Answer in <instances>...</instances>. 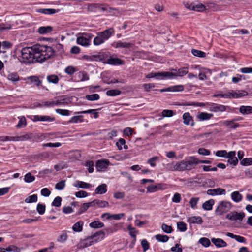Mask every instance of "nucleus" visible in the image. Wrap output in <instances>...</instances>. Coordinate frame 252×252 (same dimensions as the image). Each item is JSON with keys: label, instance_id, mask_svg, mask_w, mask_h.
Segmentation results:
<instances>
[{"label": "nucleus", "instance_id": "dca6fc26", "mask_svg": "<svg viewBox=\"0 0 252 252\" xmlns=\"http://www.w3.org/2000/svg\"><path fill=\"white\" fill-rule=\"evenodd\" d=\"M211 241L217 248H223L227 245L226 242L220 238H213Z\"/></svg>", "mask_w": 252, "mask_h": 252}, {"label": "nucleus", "instance_id": "f8f14e48", "mask_svg": "<svg viewBox=\"0 0 252 252\" xmlns=\"http://www.w3.org/2000/svg\"><path fill=\"white\" fill-rule=\"evenodd\" d=\"M183 119L184 120L183 122L185 125H190L192 126L194 125L193 118L189 112H186L183 115Z\"/></svg>", "mask_w": 252, "mask_h": 252}, {"label": "nucleus", "instance_id": "13d9d810", "mask_svg": "<svg viewBox=\"0 0 252 252\" xmlns=\"http://www.w3.org/2000/svg\"><path fill=\"white\" fill-rule=\"evenodd\" d=\"M47 80L50 83L56 84L59 81V78L56 75H50L47 76Z\"/></svg>", "mask_w": 252, "mask_h": 252}, {"label": "nucleus", "instance_id": "0eeeda50", "mask_svg": "<svg viewBox=\"0 0 252 252\" xmlns=\"http://www.w3.org/2000/svg\"><path fill=\"white\" fill-rule=\"evenodd\" d=\"M245 216V214L244 212L233 211L227 214L226 218L231 220L242 221Z\"/></svg>", "mask_w": 252, "mask_h": 252}, {"label": "nucleus", "instance_id": "aec40b11", "mask_svg": "<svg viewBox=\"0 0 252 252\" xmlns=\"http://www.w3.org/2000/svg\"><path fill=\"white\" fill-rule=\"evenodd\" d=\"M239 112L243 115H249L252 114V106H241L239 108Z\"/></svg>", "mask_w": 252, "mask_h": 252}, {"label": "nucleus", "instance_id": "774afa93", "mask_svg": "<svg viewBox=\"0 0 252 252\" xmlns=\"http://www.w3.org/2000/svg\"><path fill=\"white\" fill-rule=\"evenodd\" d=\"M76 71L75 68L72 66H67L65 69V72L68 75L73 74Z\"/></svg>", "mask_w": 252, "mask_h": 252}, {"label": "nucleus", "instance_id": "5fc2aeb1", "mask_svg": "<svg viewBox=\"0 0 252 252\" xmlns=\"http://www.w3.org/2000/svg\"><path fill=\"white\" fill-rule=\"evenodd\" d=\"M35 179V177L29 172L25 175L24 181L27 183H31L34 181Z\"/></svg>", "mask_w": 252, "mask_h": 252}, {"label": "nucleus", "instance_id": "58836bf2", "mask_svg": "<svg viewBox=\"0 0 252 252\" xmlns=\"http://www.w3.org/2000/svg\"><path fill=\"white\" fill-rule=\"evenodd\" d=\"M156 240L159 242H166L169 240V237L167 235L157 234L155 236Z\"/></svg>", "mask_w": 252, "mask_h": 252}, {"label": "nucleus", "instance_id": "2f4dec72", "mask_svg": "<svg viewBox=\"0 0 252 252\" xmlns=\"http://www.w3.org/2000/svg\"><path fill=\"white\" fill-rule=\"evenodd\" d=\"M74 186L82 189H88L92 187L90 184L80 181H77L74 184Z\"/></svg>", "mask_w": 252, "mask_h": 252}, {"label": "nucleus", "instance_id": "393cba45", "mask_svg": "<svg viewBox=\"0 0 252 252\" xmlns=\"http://www.w3.org/2000/svg\"><path fill=\"white\" fill-rule=\"evenodd\" d=\"M114 46L116 48H129L133 46V44L131 43H128V42H122L121 41H118L116 42V43H113Z\"/></svg>", "mask_w": 252, "mask_h": 252}, {"label": "nucleus", "instance_id": "6e6552de", "mask_svg": "<svg viewBox=\"0 0 252 252\" xmlns=\"http://www.w3.org/2000/svg\"><path fill=\"white\" fill-rule=\"evenodd\" d=\"M229 92V98H239L247 96L248 93L245 90H232Z\"/></svg>", "mask_w": 252, "mask_h": 252}, {"label": "nucleus", "instance_id": "052dcab7", "mask_svg": "<svg viewBox=\"0 0 252 252\" xmlns=\"http://www.w3.org/2000/svg\"><path fill=\"white\" fill-rule=\"evenodd\" d=\"M62 199L60 196H57L55 197L52 203V205L57 207H59L61 205V202Z\"/></svg>", "mask_w": 252, "mask_h": 252}, {"label": "nucleus", "instance_id": "8fccbe9b", "mask_svg": "<svg viewBox=\"0 0 252 252\" xmlns=\"http://www.w3.org/2000/svg\"><path fill=\"white\" fill-rule=\"evenodd\" d=\"M205 9V6L201 3L193 4V10L198 12L203 11Z\"/></svg>", "mask_w": 252, "mask_h": 252}, {"label": "nucleus", "instance_id": "6ab92c4d", "mask_svg": "<svg viewBox=\"0 0 252 252\" xmlns=\"http://www.w3.org/2000/svg\"><path fill=\"white\" fill-rule=\"evenodd\" d=\"M7 78L13 84H16L20 80L19 76L16 72L9 73L7 76Z\"/></svg>", "mask_w": 252, "mask_h": 252}, {"label": "nucleus", "instance_id": "4c0bfd02", "mask_svg": "<svg viewBox=\"0 0 252 252\" xmlns=\"http://www.w3.org/2000/svg\"><path fill=\"white\" fill-rule=\"evenodd\" d=\"M90 227L93 228H100L104 226V224L101 221L95 220L89 224Z\"/></svg>", "mask_w": 252, "mask_h": 252}, {"label": "nucleus", "instance_id": "de8ad7c7", "mask_svg": "<svg viewBox=\"0 0 252 252\" xmlns=\"http://www.w3.org/2000/svg\"><path fill=\"white\" fill-rule=\"evenodd\" d=\"M199 243L205 247H208L211 244L209 239L205 237L201 238L199 240Z\"/></svg>", "mask_w": 252, "mask_h": 252}, {"label": "nucleus", "instance_id": "20e7f679", "mask_svg": "<svg viewBox=\"0 0 252 252\" xmlns=\"http://www.w3.org/2000/svg\"><path fill=\"white\" fill-rule=\"evenodd\" d=\"M70 102V99L65 96H61L52 101H46L43 105L47 107H53L55 106L67 105Z\"/></svg>", "mask_w": 252, "mask_h": 252}, {"label": "nucleus", "instance_id": "09e8293b", "mask_svg": "<svg viewBox=\"0 0 252 252\" xmlns=\"http://www.w3.org/2000/svg\"><path fill=\"white\" fill-rule=\"evenodd\" d=\"M179 166V164L178 162H176V163H170V164H168L167 165V168L171 171H180Z\"/></svg>", "mask_w": 252, "mask_h": 252}, {"label": "nucleus", "instance_id": "e433bc0d", "mask_svg": "<svg viewBox=\"0 0 252 252\" xmlns=\"http://www.w3.org/2000/svg\"><path fill=\"white\" fill-rule=\"evenodd\" d=\"M92 206H93L92 202L83 203L80 207L78 214H81L85 212L90 207Z\"/></svg>", "mask_w": 252, "mask_h": 252}, {"label": "nucleus", "instance_id": "603ef678", "mask_svg": "<svg viewBox=\"0 0 252 252\" xmlns=\"http://www.w3.org/2000/svg\"><path fill=\"white\" fill-rule=\"evenodd\" d=\"M37 201V196L36 194H33L28 197L25 200L26 203H31L36 202Z\"/></svg>", "mask_w": 252, "mask_h": 252}, {"label": "nucleus", "instance_id": "6e6d98bb", "mask_svg": "<svg viewBox=\"0 0 252 252\" xmlns=\"http://www.w3.org/2000/svg\"><path fill=\"white\" fill-rule=\"evenodd\" d=\"M177 228L181 232H185L187 230V225L183 221H180L177 223Z\"/></svg>", "mask_w": 252, "mask_h": 252}, {"label": "nucleus", "instance_id": "72a5a7b5", "mask_svg": "<svg viewBox=\"0 0 252 252\" xmlns=\"http://www.w3.org/2000/svg\"><path fill=\"white\" fill-rule=\"evenodd\" d=\"M176 72L174 74L177 77H183L188 73V68L187 67H183L179 69L178 70H176Z\"/></svg>", "mask_w": 252, "mask_h": 252}, {"label": "nucleus", "instance_id": "680f3d73", "mask_svg": "<svg viewBox=\"0 0 252 252\" xmlns=\"http://www.w3.org/2000/svg\"><path fill=\"white\" fill-rule=\"evenodd\" d=\"M161 229L165 233L168 234L172 233L173 231V229L171 226L164 223L161 225Z\"/></svg>", "mask_w": 252, "mask_h": 252}, {"label": "nucleus", "instance_id": "338daca9", "mask_svg": "<svg viewBox=\"0 0 252 252\" xmlns=\"http://www.w3.org/2000/svg\"><path fill=\"white\" fill-rule=\"evenodd\" d=\"M56 112L63 116H68L70 114L69 111L66 109H57Z\"/></svg>", "mask_w": 252, "mask_h": 252}, {"label": "nucleus", "instance_id": "ea45409f", "mask_svg": "<svg viewBox=\"0 0 252 252\" xmlns=\"http://www.w3.org/2000/svg\"><path fill=\"white\" fill-rule=\"evenodd\" d=\"M99 98V95L97 94H88L85 96V98L89 101L97 100Z\"/></svg>", "mask_w": 252, "mask_h": 252}, {"label": "nucleus", "instance_id": "4468645a", "mask_svg": "<svg viewBox=\"0 0 252 252\" xmlns=\"http://www.w3.org/2000/svg\"><path fill=\"white\" fill-rule=\"evenodd\" d=\"M207 194L211 196L224 195L225 194V190L220 188L214 189H210L207 191Z\"/></svg>", "mask_w": 252, "mask_h": 252}, {"label": "nucleus", "instance_id": "9d476101", "mask_svg": "<svg viewBox=\"0 0 252 252\" xmlns=\"http://www.w3.org/2000/svg\"><path fill=\"white\" fill-rule=\"evenodd\" d=\"M239 120V119H236L231 120H225L221 122V125L234 129L239 126L238 123H235V121H238Z\"/></svg>", "mask_w": 252, "mask_h": 252}, {"label": "nucleus", "instance_id": "412c9836", "mask_svg": "<svg viewBox=\"0 0 252 252\" xmlns=\"http://www.w3.org/2000/svg\"><path fill=\"white\" fill-rule=\"evenodd\" d=\"M105 236V233L101 230L94 234L91 235L90 236L92 238L93 240H97V242L101 241L103 239Z\"/></svg>", "mask_w": 252, "mask_h": 252}, {"label": "nucleus", "instance_id": "5701e85b", "mask_svg": "<svg viewBox=\"0 0 252 252\" xmlns=\"http://www.w3.org/2000/svg\"><path fill=\"white\" fill-rule=\"evenodd\" d=\"M226 235L231 238L235 239L237 242L240 243H245L246 242V239L240 235H234V234L230 232H227Z\"/></svg>", "mask_w": 252, "mask_h": 252}, {"label": "nucleus", "instance_id": "a878e982", "mask_svg": "<svg viewBox=\"0 0 252 252\" xmlns=\"http://www.w3.org/2000/svg\"><path fill=\"white\" fill-rule=\"evenodd\" d=\"M107 190L106 184H102L96 188L95 193L97 194H102L106 193Z\"/></svg>", "mask_w": 252, "mask_h": 252}, {"label": "nucleus", "instance_id": "bf43d9fd", "mask_svg": "<svg viewBox=\"0 0 252 252\" xmlns=\"http://www.w3.org/2000/svg\"><path fill=\"white\" fill-rule=\"evenodd\" d=\"M65 186V181L62 180L57 183L55 185V189L58 190H63Z\"/></svg>", "mask_w": 252, "mask_h": 252}, {"label": "nucleus", "instance_id": "c03bdc74", "mask_svg": "<svg viewBox=\"0 0 252 252\" xmlns=\"http://www.w3.org/2000/svg\"><path fill=\"white\" fill-rule=\"evenodd\" d=\"M83 117L82 115L74 116L70 119L69 122L71 123H77L78 122H82L83 121Z\"/></svg>", "mask_w": 252, "mask_h": 252}, {"label": "nucleus", "instance_id": "37998d69", "mask_svg": "<svg viewBox=\"0 0 252 252\" xmlns=\"http://www.w3.org/2000/svg\"><path fill=\"white\" fill-rule=\"evenodd\" d=\"M164 80L167 79H175L176 78V75L174 74V72L169 71H163Z\"/></svg>", "mask_w": 252, "mask_h": 252}, {"label": "nucleus", "instance_id": "f704fd0d", "mask_svg": "<svg viewBox=\"0 0 252 252\" xmlns=\"http://www.w3.org/2000/svg\"><path fill=\"white\" fill-rule=\"evenodd\" d=\"M53 28L51 26L40 27L38 29V32L42 34H47L52 31Z\"/></svg>", "mask_w": 252, "mask_h": 252}, {"label": "nucleus", "instance_id": "4d7b16f0", "mask_svg": "<svg viewBox=\"0 0 252 252\" xmlns=\"http://www.w3.org/2000/svg\"><path fill=\"white\" fill-rule=\"evenodd\" d=\"M191 53L194 56L199 57H205L206 55L204 52L196 49H192Z\"/></svg>", "mask_w": 252, "mask_h": 252}, {"label": "nucleus", "instance_id": "79ce46f5", "mask_svg": "<svg viewBox=\"0 0 252 252\" xmlns=\"http://www.w3.org/2000/svg\"><path fill=\"white\" fill-rule=\"evenodd\" d=\"M121 93V91L117 89H112L106 92V94L108 96H115L119 95Z\"/></svg>", "mask_w": 252, "mask_h": 252}, {"label": "nucleus", "instance_id": "a19ab883", "mask_svg": "<svg viewBox=\"0 0 252 252\" xmlns=\"http://www.w3.org/2000/svg\"><path fill=\"white\" fill-rule=\"evenodd\" d=\"M159 160V158L158 156L153 157L149 158L147 163L150 165L151 167H154L156 165V163Z\"/></svg>", "mask_w": 252, "mask_h": 252}, {"label": "nucleus", "instance_id": "f3484780", "mask_svg": "<svg viewBox=\"0 0 252 252\" xmlns=\"http://www.w3.org/2000/svg\"><path fill=\"white\" fill-rule=\"evenodd\" d=\"M91 202L93 206H97L99 208L108 207L109 206V203L106 201L95 199Z\"/></svg>", "mask_w": 252, "mask_h": 252}, {"label": "nucleus", "instance_id": "2eb2a0df", "mask_svg": "<svg viewBox=\"0 0 252 252\" xmlns=\"http://www.w3.org/2000/svg\"><path fill=\"white\" fill-rule=\"evenodd\" d=\"M55 120L54 117H51L49 116H41V115H35L33 116V121H42V122H53Z\"/></svg>", "mask_w": 252, "mask_h": 252}, {"label": "nucleus", "instance_id": "473e14b6", "mask_svg": "<svg viewBox=\"0 0 252 252\" xmlns=\"http://www.w3.org/2000/svg\"><path fill=\"white\" fill-rule=\"evenodd\" d=\"M83 222L79 221L75 223L72 226V229L74 231L76 232H80L83 229Z\"/></svg>", "mask_w": 252, "mask_h": 252}, {"label": "nucleus", "instance_id": "864d4df0", "mask_svg": "<svg viewBox=\"0 0 252 252\" xmlns=\"http://www.w3.org/2000/svg\"><path fill=\"white\" fill-rule=\"evenodd\" d=\"M127 229L129 232V235H130V236L134 238L135 240L136 235L138 233V231L137 230H136L135 228L132 227L131 225L128 226Z\"/></svg>", "mask_w": 252, "mask_h": 252}, {"label": "nucleus", "instance_id": "f257e3e1", "mask_svg": "<svg viewBox=\"0 0 252 252\" xmlns=\"http://www.w3.org/2000/svg\"><path fill=\"white\" fill-rule=\"evenodd\" d=\"M53 55L54 52L51 47L39 44L23 48L21 50L23 62L28 63H42Z\"/></svg>", "mask_w": 252, "mask_h": 252}, {"label": "nucleus", "instance_id": "423d86ee", "mask_svg": "<svg viewBox=\"0 0 252 252\" xmlns=\"http://www.w3.org/2000/svg\"><path fill=\"white\" fill-rule=\"evenodd\" d=\"M93 35L91 33H82V35L79 36L77 38L76 42L77 44L84 47H88L90 45V41Z\"/></svg>", "mask_w": 252, "mask_h": 252}, {"label": "nucleus", "instance_id": "49530a36", "mask_svg": "<svg viewBox=\"0 0 252 252\" xmlns=\"http://www.w3.org/2000/svg\"><path fill=\"white\" fill-rule=\"evenodd\" d=\"M27 79L30 80L32 82L34 83L35 84L39 86L41 84V81L40 80L39 78L36 76H31L27 77Z\"/></svg>", "mask_w": 252, "mask_h": 252}, {"label": "nucleus", "instance_id": "69168bd1", "mask_svg": "<svg viewBox=\"0 0 252 252\" xmlns=\"http://www.w3.org/2000/svg\"><path fill=\"white\" fill-rule=\"evenodd\" d=\"M37 211L39 214H43L45 211V205L40 203L38 204L37 205Z\"/></svg>", "mask_w": 252, "mask_h": 252}, {"label": "nucleus", "instance_id": "cd10ccee", "mask_svg": "<svg viewBox=\"0 0 252 252\" xmlns=\"http://www.w3.org/2000/svg\"><path fill=\"white\" fill-rule=\"evenodd\" d=\"M19 122L16 127L17 128H22L25 127L27 126V121L26 118L24 116L18 117Z\"/></svg>", "mask_w": 252, "mask_h": 252}, {"label": "nucleus", "instance_id": "e2e57ef3", "mask_svg": "<svg viewBox=\"0 0 252 252\" xmlns=\"http://www.w3.org/2000/svg\"><path fill=\"white\" fill-rule=\"evenodd\" d=\"M174 112L171 110H164L162 112V115L164 117H172L174 115Z\"/></svg>", "mask_w": 252, "mask_h": 252}, {"label": "nucleus", "instance_id": "a18cd8bd", "mask_svg": "<svg viewBox=\"0 0 252 252\" xmlns=\"http://www.w3.org/2000/svg\"><path fill=\"white\" fill-rule=\"evenodd\" d=\"M199 200V197H192L190 199L189 203L191 208L195 209L196 208V205Z\"/></svg>", "mask_w": 252, "mask_h": 252}, {"label": "nucleus", "instance_id": "4be33fe9", "mask_svg": "<svg viewBox=\"0 0 252 252\" xmlns=\"http://www.w3.org/2000/svg\"><path fill=\"white\" fill-rule=\"evenodd\" d=\"M231 198L234 202L238 203L242 201L243 196L239 191H235L231 194Z\"/></svg>", "mask_w": 252, "mask_h": 252}, {"label": "nucleus", "instance_id": "39448f33", "mask_svg": "<svg viewBox=\"0 0 252 252\" xmlns=\"http://www.w3.org/2000/svg\"><path fill=\"white\" fill-rule=\"evenodd\" d=\"M232 203L228 201L224 200L219 202L215 210L216 214L221 216L225 213L228 212L232 208Z\"/></svg>", "mask_w": 252, "mask_h": 252}, {"label": "nucleus", "instance_id": "7ed1b4c3", "mask_svg": "<svg viewBox=\"0 0 252 252\" xmlns=\"http://www.w3.org/2000/svg\"><path fill=\"white\" fill-rule=\"evenodd\" d=\"M180 171H189L198 164V158L195 157H189L187 159L179 161Z\"/></svg>", "mask_w": 252, "mask_h": 252}, {"label": "nucleus", "instance_id": "c9c22d12", "mask_svg": "<svg viewBox=\"0 0 252 252\" xmlns=\"http://www.w3.org/2000/svg\"><path fill=\"white\" fill-rule=\"evenodd\" d=\"M38 11L40 13L48 15L53 14L57 12L56 9L52 8H41L38 9Z\"/></svg>", "mask_w": 252, "mask_h": 252}, {"label": "nucleus", "instance_id": "0e129e2a", "mask_svg": "<svg viewBox=\"0 0 252 252\" xmlns=\"http://www.w3.org/2000/svg\"><path fill=\"white\" fill-rule=\"evenodd\" d=\"M241 164L244 166H248L252 164V158H245L241 161Z\"/></svg>", "mask_w": 252, "mask_h": 252}, {"label": "nucleus", "instance_id": "3c124183", "mask_svg": "<svg viewBox=\"0 0 252 252\" xmlns=\"http://www.w3.org/2000/svg\"><path fill=\"white\" fill-rule=\"evenodd\" d=\"M18 136V140L19 141H27L32 139V133H25L21 136Z\"/></svg>", "mask_w": 252, "mask_h": 252}, {"label": "nucleus", "instance_id": "b1692460", "mask_svg": "<svg viewBox=\"0 0 252 252\" xmlns=\"http://www.w3.org/2000/svg\"><path fill=\"white\" fill-rule=\"evenodd\" d=\"M188 221L189 223L200 224L203 222V220L200 216H193L189 218Z\"/></svg>", "mask_w": 252, "mask_h": 252}, {"label": "nucleus", "instance_id": "bb28decb", "mask_svg": "<svg viewBox=\"0 0 252 252\" xmlns=\"http://www.w3.org/2000/svg\"><path fill=\"white\" fill-rule=\"evenodd\" d=\"M214 203L215 201L213 199L207 200L203 203L202 208L205 210L210 211L212 209Z\"/></svg>", "mask_w": 252, "mask_h": 252}, {"label": "nucleus", "instance_id": "a211bd4d", "mask_svg": "<svg viewBox=\"0 0 252 252\" xmlns=\"http://www.w3.org/2000/svg\"><path fill=\"white\" fill-rule=\"evenodd\" d=\"M213 116V115L212 114L207 112H200L197 115L196 118L200 121H205L210 119Z\"/></svg>", "mask_w": 252, "mask_h": 252}, {"label": "nucleus", "instance_id": "9b49d317", "mask_svg": "<svg viewBox=\"0 0 252 252\" xmlns=\"http://www.w3.org/2000/svg\"><path fill=\"white\" fill-rule=\"evenodd\" d=\"M228 106L221 104L212 103L210 105V110L214 112H224L227 110Z\"/></svg>", "mask_w": 252, "mask_h": 252}, {"label": "nucleus", "instance_id": "c85d7f7f", "mask_svg": "<svg viewBox=\"0 0 252 252\" xmlns=\"http://www.w3.org/2000/svg\"><path fill=\"white\" fill-rule=\"evenodd\" d=\"M47 136L45 134H33L32 133V139L33 141L38 142L44 140Z\"/></svg>", "mask_w": 252, "mask_h": 252}, {"label": "nucleus", "instance_id": "7c9ffc66", "mask_svg": "<svg viewBox=\"0 0 252 252\" xmlns=\"http://www.w3.org/2000/svg\"><path fill=\"white\" fill-rule=\"evenodd\" d=\"M107 63L111 65L122 64L123 61L119 58H110L106 61Z\"/></svg>", "mask_w": 252, "mask_h": 252}, {"label": "nucleus", "instance_id": "c756f323", "mask_svg": "<svg viewBox=\"0 0 252 252\" xmlns=\"http://www.w3.org/2000/svg\"><path fill=\"white\" fill-rule=\"evenodd\" d=\"M77 77L79 79V81H87L89 79V74L84 71H82L79 72L77 74Z\"/></svg>", "mask_w": 252, "mask_h": 252}, {"label": "nucleus", "instance_id": "1a4fd4ad", "mask_svg": "<svg viewBox=\"0 0 252 252\" xmlns=\"http://www.w3.org/2000/svg\"><path fill=\"white\" fill-rule=\"evenodd\" d=\"M110 162L108 159L97 160L96 163V169L97 171L105 170L109 166Z\"/></svg>", "mask_w": 252, "mask_h": 252}, {"label": "nucleus", "instance_id": "f03ea898", "mask_svg": "<svg viewBox=\"0 0 252 252\" xmlns=\"http://www.w3.org/2000/svg\"><path fill=\"white\" fill-rule=\"evenodd\" d=\"M115 34L113 28H110L102 32L97 33V36L94 39L93 43L95 46H99L103 44L105 41L108 40Z\"/></svg>", "mask_w": 252, "mask_h": 252}, {"label": "nucleus", "instance_id": "ddd939ff", "mask_svg": "<svg viewBox=\"0 0 252 252\" xmlns=\"http://www.w3.org/2000/svg\"><path fill=\"white\" fill-rule=\"evenodd\" d=\"M184 90V87L183 85H175L174 86H171L166 88L162 89L160 90V92H181Z\"/></svg>", "mask_w": 252, "mask_h": 252}]
</instances>
